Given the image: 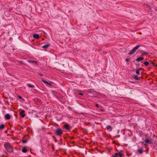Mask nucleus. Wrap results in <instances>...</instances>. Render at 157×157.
Returning <instances> with one entry per match:
<instances>
[{
    "instance_id": "obj_7",
    "label": "nucleus",
    "mask_w": 157,
    "mask_h": 157,
    "mask_svg": "<svg viewBox=\"0 0 157 157\" xmlns=\"http://www.w3.org/2000/svg\"><path fill=\"white\" fill-rule=\"evenodd\" d=\"M137 152L140 154H142L143 152V149L142 148H138L137 150Z\"/></svg>"
},
{
    "instance_id": "obj_31",
    "label": "nucleus",
    "mask_w": 157,
    "mask_h": 157,
    "mask_svg": "<svg viewBox=\"0 0 157 157\" xmlns=\"http://www.w3.org/2000/svg\"><path fill=\"white\" fill-rule=\"evenodd\" d=\"M147 143H145V144H144V145H145V146H146V145H147Z\"/></svg>"
},
{
    "instance_id": "obj_21",
    "label": "nucleus",
    "mask_w": 157,
    "mask_h": 157,
    "mask_svg": "<svg viewBox=\"0 0 157 157\" xmlns=\"http://www.w3.org/2000/svg\"><path fill=\"white\" fill-rule=\"evenodd\" d=\"M144 64L146 66H147L149 64L148 61H146L144 63Z\"/></svg>"
},
{
    "instance_id": "obj_26",
    "label": "nucleus",
    "mask_w": 157,
    "mask_h": 157,
    "mask_svg": "<svg viewBox=\"0 0 157 157\" xmlns=\"http://www.w3.org/2000/svg\"><path fill=\"white\" fill-rule=\"evenodd\" d=\"M130 60V59H129L128 58H126L125 59L126 61L127 62H128Z\"/></svg>"
},
{
    "instance_id": "obj_6",
    "label": "nucleus",
    "mask_w": 157,
    "mask_h": 157,
    "mask_svg": "<svg viewBox=\"0 0 157 157\" xmlns=\"http://www.w3.org/2000/svg\"><path fill=\"white\" fill-rule=\"evenodd\" d=\"M118 157H124V155L122 151H121L120 152H117Z\"/></svg>"
},
{
    "instance_id": "obj_1",
    "label": "nucleus",
    "mask_w": 157,
    "mask_h": 157,
    "mask_svg": "<svg viewBox=\"0 0 157 157\" xmlns=\"http://www.w3.org/2000/svg\"><path fill=\"white\" fill-rule=\"evenodd\" d=\"M4 146L9 152H11L13 151V149L12 147L9 144L7 143H4Z\"/></svg>"
},
{
    "instance_id": "obj_30",
    "label": "nucleus",
    "mask_w": 157,
    "mask_h": 157,
    "mask_svg": "<svg viewBox=\"0 0 157 157\" xmlns=\"http://www.w3.org/2000/svg\"><path fill=\"white\" fill-rule=\"evenodd\" d=\"M42 129L44 131L45 129V128H43Z\"/></svg>"
},
{
    "instance_id": "obj_13",
    "label": "nucleus",
    "mask_w": 157,
    "mask_h": 157,
    "mask_svg": "<svg viewBox=\"0 0 157 157\" xmlns=\"http://www.w3.org/2000/svg\"><path fill=\"white\" fill-rule=\"evenodd\" d=\"M106 129L108 130L111 131L112 130V127L110 125H108L106 127Z\"/></svg>"
},
{
    "instance_id": "obj_2",
    "label": "nucleus",
    "mask_w": 157,
    "mask_h": 157,
    "mask_svg": "<svg viewBox=\"0 0 157 157\" xmlns=\"http://www.w3.org/2000/svg\"><path fill=\"white\" fill-rule=\"evenodd\" d=\"M54 133L56 136H60L63 134V131L61 128H58L56 129Z\"/></svg>"
},
{
    "instance_id": "obj_16",
    "label": "nucleus",
    "mask_w": 157,
    "mask_h": 157,
    "mask_svg": "<svg viewBox=\"0 0 157 157\" xmlns=\"http://www.w3.org/2000/svg\"><path fill=\"white\" fill-rule=\"evenodd\" d=\"M142 68H140L137 69L136 71V73L138 75L140 74V71L142 70Z\"/></svg>"
},
{
    "instance_id": "obj_5",
    "label": "nucleus",
    "mask_w": 157,
    "mask_h": 157,
    "mask_svg": "<svg viewBox=\"0 0 157 157\" xmlns=\"http://www.w3.org/2000/svg\"><path fill=\"white\" fill-rule=\"evenodd\" d=\"M63 126L64 128H65L66 130L68 131H69L70 129L71 128V127L68 124H64Z\"/></svg>"
},
{
    "instance_id": "obj_27",
    "label": "nucleus",
    "mask_w": 157,
    "mask_h": 157,
    "mask_svg": "<svg viewBox=\"0 0 157 157\" xmlns=\"http://www.w3.org/2000/svg\"><path fill=\"white\" fill-rule=\"evenodd\" d=\"M95 106L97 107H98V108H99V105L97 104H95Z\"/></svg>"
},
{
    "instance_id": "obj_33",
    "label": "nucleus",
    "mask_w": 157,
    "mask_h": 157,
    "mask_svg": "<svg viewBox=\"0 0 157 157\" xmlns=\"http://www.w3.org/2000/svg\"><path fill=\"white\" fill-rule=\"evenodd\" d=\"M19 98L20 99H21V97H19Z\"/></svg>"
},
{
    "instance_id": "obj_15",
    "label": "nucleus",
    "mask_w": 157,
    "mask_h": 157,
    "mask_svg": "<svg viewBox=\"0 0 157 157\" xmlns=\"http://www.w3.org/2000/svg\"><path fill=\"white\" fill-rule=\"evenodd\" d=\"M144 59V58L143 57H140L137 58L136 59V60L137 61H140L143 60Z\"/></svg>"
},
{
    "instance_id": "obj_19",
    "label": "nucleus",
    "mask_w": 157,
    "mask_h": 157,
    "mask_svg": "<svg viewBox=\"0 0 157 157\" xmlns=\"http://www.w3.org/2000/svg\"><path fill=\"white\" fill-rule=\"evenodd\" d=\"M27 86L30 88H34V86L33 85H30V84H27Z\"/></svg>"
},
{
    "instance_id": "obj_17",
    "label": "nucleus",
    "mask_w": 157,
    "mask_h": 157,
    "mask_svg": "<svg viewBox=\"0 0 157 157\" xmlns=\"http://www.w3.org/2000/svg\"><path fill=\"white\" fill-rule=\"evenodd\" d=\"M33 37L34 38L38 39L39 38V36L38 34H35L33 35Z\"/></svg>"
},
{
    "instance_id": "obj_14",
    "label": "nucleus",
    "mask_w": 157,
    "mask_h": 157,
    "mask_svg": "<svg viewBox=\"0 0 157 157\" xmlns=\"http://www.w3.org/2000/svg\"><path fill=\"white\" fill-rule=\"evenodd\" d=\"M145 142V143L147 144H151L152 143V141H150L148 139H146Z\"/></svg>"
},
{
    "instance_id": "obj_35",
    "label": "nucleus",
    "mask_w": 157,
    "mask_h": 157,
    "mask_svg": "<svg viewBox=\"0 0 157 157\" xmlns=\"http://www.w3.org/2000/svg\"><path fill=\"white\" fill-rule=\"evenodd\" d=\"M143 143H144V142H142L141 143H142V144H143Z\"/></svg>"
},
{
    "instance_id": "obj_36",
    "label": "nucleus",
    "mask_w": 157,
    "mask_h": 157,
    "mask_svg": "<svg viewBox=\"0 0 157 157\" xmlns=\"http://www.w3.org/2000/svg\"><path fill=\"white\" fill-rule=\"evenodd\" d=\"M131 82L133 83L134 82Z\"/></svg>"
},
{
    "instance_id": "obj_9",
    "label": "nucleus",
    "mask_w": 157,
    "mask_h": 157,
    "mask_svg": "<svg viewBox=\"0 0 157 157\" xmlns=\"http://www.w3.org/2000/svg\"><path fill=\"white\" fill-rule=\"evenodd\" d=\"M50 44H47L42 47V48H44L45 49H47L50 46Z\"/></svg>"
},
{
    "instance_id": "obj_18",
    "label": "nucleus",
    "mask_w": 157,
    "mask_h": 157,
    "mask_svg": "<svg viewBox=\"0 0 157 157\" xmlns=\"http://www.w3.org/2000/svg\"><path fill=\"white\" fill-rule=\"evenodd\" d=\"M118 153H115L112 155V157H118Z\"/></svg>"
},
{
    "instance_id": "obj_24",
    "label": "nucleus",
    "mask_w": 157,
    "mask_h": 157,
    "mask_svg": "<svg viewBox=\"0 0 157 157\" xmlns=\"http://www.w3.org/2000/svg\"><path fill=\"white\" fill-rule=\"evenodd\" d=\"M4 125L3 124H2L0 125V129H3L4 128Z\"/></svg>"
},
{
    "instance_id": "obj_29",
    "label": "nucleus",
    "mask_w": 157,
    "mask_h": 157,
    "mask_svg": "<svg viewBox=\"0 0 157 157\" xmlns=\"http://www.w3.org/2000/svg\"><path fill=\"white\" fill-rule=\"evenodd\" d=\"M79 94L81 96H83V94L81 93H79Z\"/></svg>"
},
{
    "instance_id": "obj_23",
    "label": "nucleus",
    "mask_w": 157,
    "mask_h": 157,
    "mask_svg": "<svg viewBox=\"0 0 157 157\" xmlns=\"http://www.w3.org/2000/svg\"><path fill=\"white\" fill-rule=\"evenodd\" d=\"M28 62L30 63H36V62L33 60H28Z\"/></svg>"
},
{
    "instance_id": "obj_28",
    "label": "nucleus",
    "mask_w": 157,
    "mask_h": 157,
    "mask_svg": "<svg viewBox=\"0 0 157 157\" xmlns=\"http://www.w3.org/2000/svg\"><path fill=\"white\" fill-rule=\"evenodd\" d=\"M100 110L102 112H103L104 111V110L103 109H100Z\"/></svg>"
},
{
    "instance_id": "obj_20",
    "label": "nucleus",
    "mask_w": 157,
    "mask_h": 157,
    "mask_svg": "<svg viewBox=\"0 0 157 157\" xmlns=\"http://www.w3.org/2000/svg\"><path fill=\"white\" fill-rule=\"evenodd\" d=\"M22 151L24 153H26L27 152V149L25 148H23L22 150Z\"/></svg>"
},
{
    "instance_id": "obj_10",
    "label": "nucleus",
    "mask_w": 157,
    "mask_h": 157,
    "mask_svg": "<svg viewBox=\"0 0 157 157\" xmlns=\"http://www.w3.org/2000/svg\"><path fill=\"white\" fill-rule=\"evenodd\" d=\"M132 78L136 80H139V78L138 77L137 75H133L132 76Z\"/></svg>"
},
{
    "instance_id": "obj_22",
    "label": "nucleus",
    "mask_w": 157,
    "mask_h": 157,
    "mask_svg": "<svg viewBox=\"0 0 157 157\" xmlns=\"http://www.w3.org/2000/svg\"><path fill=\"white\" fill-rule=\"evenodd\" d=\"M141 53H142V55H147L148 54V53L144 52V51H143V50H141Z\"/></svg>"
},
{
    "instance_id": "obj_3",
    "label": "nucleus",
    "mask_w": 157,
    "mask_h": 157,
    "mask_svg": "<svg viewBox=\"0 0 157 157\" xmlns=\"http://www.w3.org/2000/svg\"><path fill=\"white\" fill-rule=\"evenodd\" d=\"M140 46V45H138L135 46L128 53V54L131 55L133 54Z\"/></svg>"
},
{
    "instance_id": "obj_34",
    "label": "nucleus",
    "mask_w": 157,
    "mask_h": 157,
    "mask_svg": "<svg viewBox=\"0 0 157 157\" xmlns=\"http://www.w3.org/2000/svg\"><path fill=\"white\" fill-rule=\"evenodd\" d=\"M78 92H81V90H78Z\"/></svg>"
},
{
    "instance_id": "obj_11",
    "label": "nucleus",
    "mask_w": 157,
    "mask_h": 157,
    "mask_svg": "<svg viewBox=\"0 0 157 157\" xmlns=\"http://www.w3.org/2000/svg\"><path fill=\"white\" fill-rule=\"evenodd\" d=\"M5 117V118L7 120H9L10 118V116L8 113H7Z\"/></svg>"
},
{
    "instance_id": "obj_12",
    "label": "nucleus",
    "mask_w": 157,
    "mask_h": 157,
    "mask_svg": "<svg viewBox=\"0 0 157 157\" xmlns=\"http://www.w3.org/2000/svg\"><path fill=\"white\" fill-rule=\"evenodd\" d=\"M20 115L22 117H24L25 116V111L24 110L22 111L20 113Z\"/></svg>"
},
{
    "instance_id": "obj_8",
    "label": "nucleus",
    "mask_w": 157,
    "mask_h": 157,
    "mask_svg": "<svg viewBox=\"0 0 157 157\" xmlns=\"http://www.w3.org/2000/svg\"><path fill=\"white\" fill-rule=\"evenodd\" d=\"M86 92L90 94H92L94 93L95 91L93 89H88L86 91Z\"/></svg>"
},
{
    "instance_id": "obj_4",
    "label": "nucleus",
    "mask_w": 157,
    "mask_h": 157,
    "mask_svg": "<svg viewBox=\"0 0 157 157\" xmlns=\"http://www.w3.org/2000/svg\"><path fill=\"white\" fill-rule=\"evenodd\" d=\"M41 80L46 86H51L52 85V82L51 81L47 82L43 78H41Z\"/></svg>"
},
{
    "instance_id": "obj_32",
    "label": "nucleus",
    "mask_w": 157,
    "mask_h": 157,
    "mask_svg": "<svg viewBox=\"0 0 157 157\" xmlns=\"http://www.w3.org/2000/svg\"><path fill=\"white\" fill-rule=\"evenodd\" d=\"M40 76H43L41 74H40Z\"/></svg>"
},
{
    "instance_id": "obj_25",
    "label": "nucleus",
    "mask_w": 157,
    "mask_h": 157,
    "mask_svg": "<svg viewBox=\"0 0 157 157\" xmlns=\"http://www.w3.org/2000/svg\"><path fill=\"white\" fill-rule=\"evenodd\" d=\"M44 40V38L40 37V41H41V40Z\"/></svg>"
}]
</instances>
